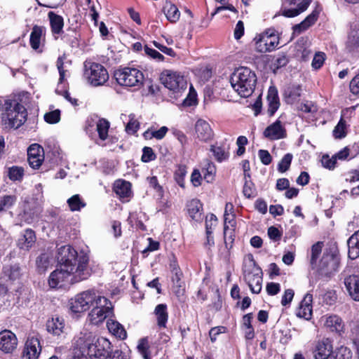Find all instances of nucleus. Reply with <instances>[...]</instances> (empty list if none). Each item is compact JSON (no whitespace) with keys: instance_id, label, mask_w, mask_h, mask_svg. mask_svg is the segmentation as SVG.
<instances>
[{"instance_id":"obj_57","label":"nucleus","mask_w":359,"mask_h":359,"mask_svg":"<svg viewBox=\"0 0 359 359\" xmlns=\"http://www.w3.org/2000/svg\"><path fill=\"white\" fill-rule=\"evenodd\" d=\"M226 331V328L224 326H218L211 328V330L209 332V335L211 341L215 342L217 339V336L222 333H225Z\"/></svg>"},{"instance_id":"obj_25","label":"nucleus","mask_w":359,"mask_h":359,"mask_svg":"<svg viewBox=\"0 0 359 359\" xmlns=\"http://www.w3.org/2000/svg\"><path fill=\"white\" fill-rule=\"evenodd\" d=\"M65 323L62 319L58 317L53 318L46 323V330L49 333L60 336L64 332Z\"/></svg>"},{"instance_id":"obj_63","label":"nucleus","mask_w":359,"mask_h":359,"mask_svg":"<svg viewBox=\"0 0 359 359\" xmlns=\"http://www.w3.org/2000/svg\"><path fill=\"white\" fill-rule=\"evenodd\" d=\"M266 290L268 294L276 295L280 292V285L276 283H269L266 285Z\"/></svg>"},{"instance_id":"obj_64","label":"nucleus","mask_w":359,"mask_h":359,"mask_svg":"<svg viewBox=\"0 0 359 359\" xmlns=\"http://www.w3.org/2000/svg\"><path fill=\"white\" fill-rule=\"evenodd\" d=\"M350 90L353 94L359 95V73L351 81Z\"/></svg>"},{"instance_id":"obj_21","label":"nucleus","mask_w":359,"mask_h":359,"mask_svg":"<svg viewBox=\"0 0 359 359\" xmlns=\"http://www.w3.org/2000/svg\"><path fill=\"white\" fill-rule=\"evenodd\" d=\"M344 285L351 298L355 301H359V276H347L344 279Z\"/></svg>"},{"instance_id":"obj_51","label":"nucleus","mask_w":359,"mask_h":359,"mask_svg":"<svg viewBox=\"0 0 359 359\" xmlns=\"http://www.w3.org/2000/svg\"><path fill=\"white\" fill-rule=\"evenodd\" d=\"M325 60V54L323 52L316 53L312 60L311 66L315 69H320Z\"/></svg>"},{"instance_id":"obj_5","label":"nucleus","mask_w":359,"mask_h":359,"mask_svg":"<svg viewBox=\"0 0 359 359\" xmlns=\"http://www.w3.org/2000/svg\"><path fill=\"white\" fill-rule=\"evenodd\" d=\"M114 76L122 86L140 88L144 82L143 72L135 67L120 68L114 72Z\"/></svg>"},{"instance_id":"obj_31","label":"nucleus","mask_w":359,"mask_h":359,"mask_svg":"<svg viewBox=\"0 0 359 359\" xmlns=\"http://www.w3.org/2000/svg\"><path fill=\"white\" fill-rule=\"evenodd\" d=\"M44 28L38 25H34L30 34V46L34 50H37L40 46L41 38L43 33Z\"/></svg>"},{"instance_id":"obj_47","label":"nucleus","mask_w":359,"mask_h":359,"mask_svg":"<svg viewBox=\"0 0 359 359\" xmlns=\"http://www.w3.org/2000/svg\"><path fill=\"white\" fill-rule=\"evenodd\" d=\"M24 175V170L21 167L13 166L8 170V177L13 181L20 180Z\"/></svg>"},{"instance_id":"obj_32","label":"nucleus","mask_w":359,"mask_h":359,"mask_svg":"<svg viewBox=\"0 0 359 359\" xmlns=\"http://www.w3.org/2000/svg\"><path fill=\"white\" fill-rule=\"evenodd\" d=\"M114 189L120 197H128L130 194V183L124 180H117L114 184Z\"/></svg>"},{"instance_id":"obj_53","label":"nucleus","mask_w":359,"mask_h":359,"mask_svg":"<svg viewBox=\"0 0 359 359\" xmlns=\"http://www.w3.org/2000/svg\"><path fill=\"white\" fill-rule=\"evenodd\" d=\"M255 189L251 180H246L243 186V193L246 198L254 196Z\"/></svg>"},{"instance_id":"obj_18","label":"nucleus","mask_w":359,"mask_h":359,"mask_svg":"<svg viewBox=\"0 0 359 359\" xmlns=\"http://www.w3.org/2000/svg\"><path fill=\"white\" fill-rule=\"evenodd\" d=\"M337 263L332 255H323L318 266V272L320 276L330 277L337 271Z\"/></svg>"},{"instance_id":"obj_24","label":"nucleus","mask_w":359,"mask_h":359,"mask_svg":"<svg viewBox=\"0 0 359 359\" xmlns=\"http://www.w3.org/2000/svg\"><path fill=\"white\" fill-rule=\"evenodd\" d=\"M346 46L349 51H353L359 48V22L351 25Z\"/></svg>"},{"instance_id":"obj_58","label":"nucleus","mask_w":359,"mask_h":359,"mask_svg":"<svg viewBox=\"0 0 359 359\" xmlns=\"http://www.w3.org/2000/svg\"><path fill=\"white\" fill-rule=\"evenodd\" d=\"M263 41V34L260 35L259 39L255 43V48L259 53H266L271 51V48H269L265 42Z\"/></svg>"},{"instance_id":"obj_49","label":"nucleus","mask_w":359,"mask_h":359,"mask_svg":"<svg viewBox=\"0 0 359 359\" xmlns=\"http://www.w3.org/2000/svg\"><path fill=\"white\" fill-rule=\"evenodd\" d=\"M44 119L47 123L51 124L59 122L60 120V111L59 109H56L46 113L44 115Z\"/></svg>"},{"instance_id":"obj_15","label":"nucleus","mask_w":359,"mask_h":359,"mask_svg":"<svg viewBox=\"0 0 359 359\" xmlns=\"http://www.w3.org/2000/svg\"><path fill=\"white\" fill-rule=\"evenodd\" d=\"M18 339L14 333L10 330L0 332V350L4 353H12L17 347Z\"/></svg>"},{"instance_id":"obj_13","label":"nucleus","mask_w":359,"mask_h":359,"mask_svg":"<svg viewBox=\"0 0 359 359\" xmlns=\"http://www.w3.org/2000/svg\"><path fill=\"white\" fill-rule=\"evenodd\" d=\"M264 137L270 140H278L287 137V131L284 124L279 119L267 126L264 130Z\"/></svg>"},{"instance_id":"obj_9","label":"nucleus","mask_w":359,"mask_h":359,"mask_svg":"<svg viewBox=\"0 0 359 359\" xmlns=\"http://www.w3.org/2000/svg\"><path fill=\"white\" fill-rule=\"evenodd\" d=\"M100 297L101 296L97 294L93 290L82 292L70 300V309L74 313L85 311L88 310L90 306H94L98 297Z\"/></svg>"},{"instance_id":"obj_55","label":"nucleus","mask_w":359,"mask_h":359,"mask_svg":"<svg viewBox=\"0 0 359 359\" xmlns=\"http://www.w3.org/2000/svg\"><path fill=\"white\" fill-rule=\"evenodd\" d=\"M142 151V161L143 162L147 163L155 159L156 155L151 147H144Z\"/></svg>"},{"instance_id":"obj_52","label":"nucleus","mask_w":359,"mask_h":359,"mask_svg":"<svg viewBox=\"0 0 359 359\" xmlns=\"http://www.w3.org/2000/svg\"><path fill=\"white\" fill-rule=\"evenodd\" d=\"M233 231V230L230 229L229 226L225 225V226H224V239L226 248H228L229 245L231 248L233 243L234 236Z\"/></svg>"},{"instance_id":"obj_27","label":"nucleus","mask_w":359,"mask_h":359,"mask_svg":"<svg viewBox=\"0 0 359 359\" xmlns=\"http://www.w3.org/2000/svg\"><path fill=\"white\" fill-rule=\"evenodd\" d=\"M324 325L329 328L332 332H336L340 334L344 329V323L342 320L337 316L333 315L325 316Z\"/></svg>"},{"instance_id":"obj_42","label":"nucleus","mask_w":359,"mask_h":359,"mask_svg":"<svg viewBox=\"0 0 359 359\" xmlns=\"http://www.w3.org/2000/svg\"><path fill=\"white\" fill-rule=\"evenodd\" d=\"M137 349L144 359H151L149 344L147 338L141 339L137 345Z\"/></svg>"},{"instance_id":"obj_48","label":"nucleus","mask_w":359,"mask_h":359,"mask_svg":"<svg viewBox=\"0 0 359 359\" xmlns=\"http://www.w3.org/2000/svg\"><path fill=\"white\" fill-rule=\"evenodd\" d=\"M49 257L47 254H41L36 259V265L40 273L44 272L49 265Z\"/></svg>"},{"instance_id":"obj_10","label":"nucleus","mask_w":359,"mask_h":359,"mask_svg":"<svg viewBox=\"0 0 359 359\" xmlns=\"http://www.w3.org/2000/svg\"><path fill=\"white\" fill-rule=\"evenodd\" d=\"M161 80L165 87L175 92L186 90L187 86L184 77L180 73L172 70L163 71L161 75Z\"/></svg>"},{"instance_id":"obj_33","label":"nucleus","mask_w":359,"mask_h":359,"mask_svg":"<svg viewBox=\"0 0 359 359\" xmlns=\"http://www.w3.org/2000/svg\"><path fill=\"white\" fill-rule=\"evenodd\" d=\"M188 212L190 217L194 219H201L202 204L198 199H193L187 205Z\"/></svg>"},{"instance_id":"obj_39","label":"nucleus","mask_w":359,"mask_h":359,"mask_svg":"<svg viewBox=\"0 0 359 359\" xmlns=\"http://www.w3.org/2000/svg\"><path fill=\"white\" fill-rule=\"evenodd\" d=\"M3 271L5 276L13 280L18 279L20 276V267L17 264L5 266Z\"/></svg>"},{"instance_id":"obj_43","label":"nucleus","mask_w":359,"mask_h":359,"mask_svg":"<svg viewBox=\"0 0 359 359\" xmlns=\"http://www.w3.org/2000/svg\"><path fill=\"white\" fill-rule=\"evenodd\" d=\"M168 131V128L166 126H162L158 130L150 131L149 130L144 133V137L147 139H151L154 137L157 140L163 139Z\"/></svg>"},{"instance_id":"obj_28","label":"nucleus","mask_w":359,"mask_h":359,"mask_svg":"<svg viewBox=\"0 0 359 359\" xmlns=\"http://www.w3.org/2000/svg\"><path fill=\"white\" fill-rule=\"evenodd\" d=\"M348 257L355 259L359 257V230L353 234L347 242Z\"/></svg>"},{"instance_id":"obj_20","label":"nucleus","mask_w":359,"mask_h":359,"mask_svg":"<svg viewBox=\"0 0 359 359\" xmlns=\"http://www.w3.org/2000/svg\"><path fill=\"white\" fill-rule=\"evenodd\" d=\"M318 15L319 11L318 10L316 9L313 11V12L309 14L303 21L293 26V35H299L301 33L307 30L310 27L316 23V22L318 20Z\"/></svg>"},{"instance_id":"obj_29","label":"nucleus","mask_w":359,"mask_h":359,"mask_svg":"<svg viewBox=\"0 0 359 359\" xmlns=\"http://www.w3.org/2000/svg\"><path fill=\"white\" fill-rule=\"evenodd\" d=\"M154 313L156 316L157 325L160 327H165L168 318L166 304H158L155 308Z\"/></svg>"},{"instance_id":"obj_45","label":"nucleus","mask_w":359,"mask_h":359,"mask_svg":"<svg viewBox=\"0 0 359 359\" xmlns=\"http://www.w3.org/2000/svg\"><path fill=\"white\" fill-rule=\"evenodd\" d=\"M292 158V154L290 153L283 157L278 165V170L280 172H285L290 168Z\"/></svg>"},{"instance_id":"obj_35","label":"nucleus","mask_w":359,"mask_h":359,"mask_svg":"<svg viewBox=\"0 0 359 359\" xmlns=\"http://www.w3.org/2000/svg\"><path fill=\"white\" fill-rule=\"evenodd\" d=\"M216 172V168L213 163L206 161L204 167L202 168V173L203 179L208 183L212 182L214 180V176Z\"/></svg>"},{"instance_id":"obj_19","label":"nucleus","mask_w":359,"mask_h":359,"mask_svg":"<svg viewBox=\"0 0 359 359\" xmlns=\"http://www.w3.org/2000/svg\"><path fill=\"white\" fill-rule=\"evenodd\" d=\"M312 302L313 295L309 293L306 294L297 310V316L307 320H310L312 317L313 313Z\"/></svg>"},{"instance_id":"obj_1","label":"nucleus","mask_w":359,"mask_h":359,"mask_svg":"<svg viewBox=\"0 0 359 359\" xmlns=\"http://www.w3.org/2000/svg\"><path fill=\"white\" fill-rule=\"evenodd\" d=\"M58 268L53 271L48 278L52 288L60 287L65 283L74 284L88 279L91 270L88 266L89 257L87 254L78 253L71 245H67L58 249Z\"/></svg>"},{"instance_id":"obj_44","label":"nucleus","mask_w":359,"mask_h":359,"mask_svg":"<svg viewBox=\"0 0 359 359\" xmlns=\"http://www.w3.org/2000/svg\"><path fill=\"white\" fill-rule=\"evenodd\" d=\"M16 201L14 196L5 195L0 198V212L11 208Z\"/></svg>"},{"instance_id":"obj_36","label":"nucleus","mask_w":359,"mask_h":359,"mask_svg":"<svg viewBox=\"0 0 359 359\" xmlns=\"http://www.w3.org/2000/svg\"><path fill=\"white\" fill-rule=\"evenodd\" d=\"M164 11L167 19L171 22H177L180 16V13L174 4H169L164 7Z\"/></svg>"},{"instance_id":"obj_41","label":"nucleus","mask_w":359,"mask_h":359,"mask_svg":"<svg viewBox=\"0 0 359 359\" xmlns=\"http://www.w3.org/2000/svg\"><path fill=\"white\" fill-rule=\"evenodd\" d=\"M66 60V56L63 55L62 56H60L56 62V66L59 72L60 78H59V83H61L63 82L65 77L66 76V72L67 71L66 69L67 64L70 63V62L67 61L65 62Z\"/></svg>"},{"instance_id":"obj_50","label":"nucleus","mask_w":359,"mask_h":359,"mask_svg":"<svg viewBox=\"0 0 359 359\" xmlns=\"http://www.w3.org/2000/svg\"><path fill=\"white\" fill-rule=\"evenodd\" d=\"M323 243L317 242L311 247V264H314L316 263L317 259L319 257L320 254L322 252Z\"/></svg>"},{"instance_id":"obj_16","label":"nucleus","mask_w":359,"mask_h":359,"mask_svg":"<svg viewBox=\"0 0 359 359\" xmlns=\"http://www.w3.org/2000/svg\"><path fill=\"white\" fill-rule=\"evenodd\" d=\"M43 159V149L39 144H33L29 147L27 149V161L32 168H39Z\"/></svg>"},{"instance_id":"obj_14","label":"nucleus","mask_w":359,"mask_h":359,"mask_svg":"<svg viewBox=\"0 0 359 359\" xmlns=\"http://www.w3.org/2000/svg\"><path fill=\"white\" fill-rule=\"evenodd\" d=\"M41 346L38 337H29L25 342L22 359H38Z\"/></svg>"},{"instance_id":"obj_34","label":"nucleus","mask_w":359,"mask_h":359,"mask_svg":"<svg viewBox=\"0 0 359 359\" xmlns=\"http://www.w3.org/2000/svg\"><path fill=\"white\" fill-rule=\"evenodd\" d=\"M352 352L351 349L345 346H340L332 351L328 359H351Z\"/></svg>"},{"instance_id":"obj_6","label":"nucleus","mask_w":359,"mask_h":359,"mask_svg":"<svg viewBox=\"0 0 359 359\" xmlns=\"http://www.w3.org/2000/svg\"><path fill=\"white\" fill-rule=\"evenodd\" d=\"M244 280L248 285L252 293L259 294L262 290V271L259 267L252 256L248 263L243 265Z\"/></svg>"},{"instance_id":"obj_22","label":"nucleus","mask_w":359,"mask_h":359,"mask_svg":"<svg viewBox=\"0 0 359 359\" xmlns=\"http://www.w3.org/2000/svg\"><path fill=\"white\" fill-rule=\"evenodd\" d=\"M36 242V236L33 230L27 229L18 240V246L23 250H29Z\"/></svg>"},{"instance_id":"obj_54","label":"nucleus","mask_w":359,"mask_h":359,"mask_svg":"<svg viewBox=\"0 0 359 359\" xmlns=\"http://www.w3.org/2000/svg\"><path fill=\"white\" fill-rule=\"evenodd\" d=\"M321 163L324 168L332 170L334 168L337 160L334 156L330 158L328 155H324L321 159Z\"/></svg>"},{"instance_id":"obj_62","label":"nucleus","mask_w":359,"mask_h":359,"mask_svg":"<svg viewBox=\"0 0 359 359\" xmlns=\"http://www.w3.org/2000/svg\"><path fill=\"white\" fill-rule=\"evenodd\" d=\"M294 292L292 289H287L285 291L284 294L282 297L281 304L283 306H286L290 304L294 297Z\"/></svg>"},{"instance_id":"obj_60","label":"nucleus","mask_w":359,"mask_h":359,"mask_svg":"<svg viewBox=\"0 0 359 359\" xmlns=\"http://www.w3.org/2000/svg\"><path fill=\"white\" fill-rule=\"evenodd\" d=\"M268 236L270 238V239H271L274 241H277L281 238L282 233L278 229V228H276L275 226H270L268 229Z\"/></svg>"},{"instance_id":"obj_56","label":"nucleus","mask_w":359,"mask_h":359,"mask_svg":"<svg viewBox=\"0 0 359 359\" xmlns=\"http://www.w3.org/2000/svg\"><path fill=\"white\" fill-rule=\"evenodd\" d=\"M144 52L150 57L154 60H157L158 61H163L164 59V56L162 54H161L158 51L149 48L147 45L144 46Z\"/></svg>"},{"instance_id":"obj_30","label":"nucleus","mask_w":359,"mask_h":359,"mask_svg":"<svg viewBox=\"0 0 359 359\" xmlns=\"http://www.w3.org/2000/svg\"><path fill=\"white\" fill-rule=\"evenodd\" d=\"M107 326L109 331L116 337L121 339L126 338V331L125 330L123 325L118 322L109 319L107 322Z\"/></svg>"},{"instance_id":"obj_40","label":"nucleus","mask_w":359,"mask_h":359,"mask_svg":"<svg viewBox=\"0 0 359 359\" xmlns=\"http://www.w3.org/2000/svg\"><path fill=\"white\" fill-rule=\"evenodd\" d=\"M109 122L104 118L100 119L97 123V130L102 140H105L108 137Z\"/></svg>"},{"instance_id":"obj_59","label":"nucleus","mask_w":359,"mask_h":359,"mask_svg":"<svg viewBox=\"0 0 359 359\" xmlns=\"http://www.w3.org/2000/svg\"><path fill=\"white\" fill-rule=\"evenodd\" d=\"M187 173L185 167L180 166L175 172V180L181 187H184V177Z\"/></svg>"},{"instance_id":"obj_26","label":"nucleus","mask_w":359,"mask_h":359,"mask_svg":"<svg viewBox=\"0 0 359 359\" xmlns=\"http://www.w3.org/2000/svg\"><path fill=\"white\" fill-rule=\"evenodd\" d=\"M48 17L50 20L51 31L53 34H60L62 32L64 27V20L61 15L50 11L48 13Z\"/></svg>"},{"instance_id":"obj_38","label":"nucleus","mask_w":359,"mask_h":359,"mask_svg":"<svg viewBox=\"0 0 359 359\" xmlns=\"http://www.w3.org/2000/svg\"><path fill=\"white\" fill-rule=\"evenodd\" d=\"M210 151L217 161L222 162L229 158V151L224 146L212 145Z\"/></svg>"},{"instance_id":"obj_11","label":"nucleus","mask_w":359,"mask_h":359,"mask_svg":"<svg viewBox=\"0 0 359 359\" xmlns=\"http://www.w3.org/2000/svg\"><path fill=\"white\" fill-rule=\"evenodd\" d=\"M311 0H285L280 13L286 18H294L304 12L309 6Z\"/></svg>"},{"instance_id":"obj_8","label":"nucleus","mask_w":359,"mask_h":359,"mask_svg":"<svg viewBox=\"0 0 359 359\" xmlns=\"http://www.w3.org/2000/svg\"><path fill=\"white\" fill-rule=\"evenodd\" d=\"M93 306V308L88 316V320L93 325H98L102 323L107 317L112 314V304L104 297L101 296L98 297Z\"/></svg>"},{"instance_id":"obj_7","label":"nucleus","mask_w":359,"mask_h":359,"mask_svg":"<svg viewBox=\"0 0 359 359\" xmlns=\"http://www.w3.org/2000/svg\"><path fill=\"white\" fill-rule=\"evenodd\" d=\"M84 76L93 86H102L109 79L108 72L103 65L88 61L84 62Z\"/></svg>"},{"instance_id":"obj_17","label":"nucleus","mask_w":359,"mask_h":359,"mask_svg":"<svg viewBox=\"0 0 359 359\" xmlns=\"http://www.w3.org/2000/svg\"><path fill=\"white\" fill-rule=\"evenodd\" d=\"M195 135L197 139L201 142H208L211 140L214 136V133L208 121L203 119H198L194 126Z\"/></svg>"},{"instance_id":"obj_3","label":"nucleus","mask_w":359,"mask_h":359,"mask_svg":"<svg viewBox=\"0 0 359 359\" xmlns=\"http://www.w3.org/2000/svg\"><path fill=\"white\" fill-rule=\"evenodd\" d=\"M230 83L233 89L242 97L252 94L257 83V76L250 68L241 67L231 74Z\"/></svg>"},{"instance_id":"obj_23","label":"nucleus","mask_w":359,"mask_h":359,"mask_svg":"<svg viewBox=\"0 0 359 359\" xmlns=\"http://www.w3.org/2000/svg\"><path fill=\"white\" fill-rule=\"evenodd\" d=\"M266 99L269 104L267 113L269 116H272L280 107L278 90L276 87L269 88Z\"/></svg>"},{"instance_id":"obj_61","label":"nucleus","mask_w":359,"mask_h":359,"mask_svg":"<svg viewBox=\"0 0 359 359\" xmlns=\"http://www.w3.org/2000/svg\"><path fill=\"white\" fill-rule=\"evenodd\" d=\"M334 135L336 138H342L345 137L344 123L341 120L336 126L333 130Z\"/></svg>"},{"instance_id":"obj_4","label":"nucleus","mask_w":359,"mask_h":359,"mask_svg":"<svg viewBox=\"0 0 359 359\" xmlns=\"http://www.w3.org/2000/svg\"><path fill=\"white\" fill-rule=\"evenodd\" d=\"M27 116V109L17 99H8L5 101L1 118L6 128H20L26 121Z\"/></svg>"},{"instance_id":"obj_2","label":"nucleus","mask_w":359,"mask_h":359,"mask_svg":"<svg viewBox=\"0 0 359 359\" xmlns=\"http://www.w3.org/2000/svg\"><path fill=\"white\" fill-rule=\"evenodd\" d=\"M77 345L83 353L95 359H128L127 355L120 350L111 351L110 341L104 337H97L92 333L85 334L79 337Z\"/></svg>"},{"instance_id":"obj_12","label":"nucleus","mask_w":359,"mask_h":359,"mask_svg":"<svg viewBox=\"0 0 359 359\" xmlns=\"http://www.w3.org/2000/svg\"><path fill=\"white\" fill-rule=\"evenodd\" d=\"M332 351L333 346L331 340L323 338L314 343L312 353L314 359H328Z\"/></svg>"},{"instance_id":"obj_46","label":"nucleus","mask_w":359,"mask_h":359,"mask_svg":"<svg viewBox=\"0 0 359 359\" xmlns=\"http://www.w3.org/2000/svg\"><path fill=\"white\" fill-rule=\"evenodd\" d=\"M269 48H271L273 50L278 44V38L274 34H269L268 32L263 34V41Z\"/></svg>"},{"instance_id":"obj_37","label":"nucleus","mask_w":359,"mask_h":359,"mask_svg":"<svg viewBox=\"0 0 359 359\" xmlns=\"http://www.w3.org/2000/svg\"><path fill=\"white\" fill-rule=\"evenodd\" d=\"M67 204L71 211H79L86 206V203L81 198L79 194H75L67 200Z\"/></svg>"}]
</instances>
